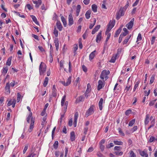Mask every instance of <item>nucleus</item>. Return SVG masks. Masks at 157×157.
Returning a JSON list of instances; mask_svg holds the SVG:
<instances>
[{
  "instance_id": "1",
  "label": "nucleus",
  "mask_w": 157,
  "mask_h": 157,
  "mask_svg": "<svg viewBox=\"0 0 157 157\" xmlns=\"http://www.w3.org/2000/svg\"><path fill=\"white\" fill-rule=\"evenodd\" d=\"M47 66L45 63L41 62L39 67V74L40 75H43L46 70Z\"/></svg>"
},
{
  "instance_id": "2",
  "label": "nucleus",
  "mask_w": 157,
  "mask_h": 157,
  "mask_svg": "<svg viewBox=\"0 0 157 157\" xmlns=\"http://www.w3.org/2000/svg\"><path fill=\"white\" fill-rule=\"evenodd\" d=\"M109 73L110 72L109 70H104L100 75V78L102 80L106 81L109 78L108 75Z\"/></svg>"
},
{
  "instance_id": "3",
  "label": "nucleus",
  "mask_w": 157,
  "mask_h": 157,
  "mask_svg": "<svg viewBox=\"0 0 157 157\" xmlns=\"http://www.w3.org/2000/svg\"><path fill=\"white\" fill-rule=\"evenodd\" d=\"M66 98V96L64 95L62 97L61 100V105L62 106H63L64 111L66 112L67 109V106L68 105V102L67 101H65Z\"/></svg>"
},
{
  "instance_id": "4",
  "label": "nucleus",
  "mask_w": 157,
  "mask_h": 157,
  "mask_svg": "<svg viewBox=\"0 0 157 157\" xmlns=\"http://www.w3.org/2000/svg\"><path fill=\"white\" fill-rule=\"evenodd\" d=\"M105 85V81L104 80H99L98 82L97 90L99 91L103 88Z\"/></svg>"
},
{
  "instance_id": "5",
  "label": "nucleus",
  "mask_w": 157,
  "mask_h": 157,
  "mask_svg": "<svg viewBox=\"0 0 157 157\" xmlns=\"http://www.w3.org/2000/svg\"><path fill=\"white\" fill-rule=\"evenodd\" d=\"M124 10H123V9H122V8H121L120 10L116 13V19L117 20H119L121 17L124 15Z\"/></svg>"
},
{
  "instance_id": "6",
  "label": "nucleus",
  "mask_w": 157,
  "mask_h": 157,
  "mask_svg": "<svg viewBox=\"0 0 157 157\" xmlns=\"http://www.w3.org/2000/svg\"><path fill=\"white\" fill-rule=\"evenodd\" d=\"M94 106L93 105L90 106L86 113L85 116H86L87 117L91 115L94 113Z\"/></svg>"
},
{
  "instance_id": "7",
  "label": "nucleus",
  "mask_w": 157,
  "mask_h": 157,
  "mask_svg": "<svg viewBox=\"0 0 157 157\" xmlns=\"http://www.w3.org/2000/svg\"><path fill=\"white\" fill-rule=\"evenodd\" d=\"M134 21V18H133L126 25V26L128 29L130 30L132 28L133 26Z\"/></svg>"
},
{
  "instance_id": "8",
  "label": "nucleus",
  "mask_w": 157,
  "mask_h": 157,
  "mask_svg": "<svg viewBox=\"0 0 157 157\" xmlns=\"http://www.w3.org/2000/svg\"><path fill=\"white\" fill-rule=\"evenodd\" d=\"M5 90L6 94H10V90L9 82L6 83L5 87Z\"/></svg>"
},
{
  "instance_id": "9",
  "label": "nucleus",
  "mask_w": 157,
  "mask_h": 157,
  "mask_svg": "<svg viewBox=\"0 0 157 157\" xmlns=\"http://www.w3.org/2000/svg\"><path fill=\"white\" fill-rule=\"evenodd\" d=\"M74 24L73 17L71 13L68 16V25L71 26Z\"/></svg>"
},
{
  "instance_id": "10",
  "label": "nucleus",
  "mask_w": 157,
  "mask_h": 157,
  "mask_svg": "<svg viewBox=\"0 0 157 157\" xmlns=\"http://www.w3.org/2000/svg\"><path fill=\"white\" fill-rule=\"evenodd\" d=\"M78 116V112H75L74 115V121L73 122V125L75 127H76L77 126V120Z\"/></svg>"
},
{
  "instance_id": "11",
  "label": "nucleus",
  "mask_w": 157,
  "mask_h": 157,
  "mask_svg": "<svg viewBox=\"0 0 157 157\" xmlns=\"http://www.w3.org/2000/svg\"><path fill=\"white\" fill-rule=\"evenodd\" d=\"M96 54V50H94L91 52L89 56V59L90 61H91L92 60L94 59Z\"/></svg>"
},
{
  "instance_id": "12",
  "label": "nucleus",
  "mask_w": 157,
  "mask_h": 157,
  "mask_svg": "<svg viewBox=\"0 0 157 157\" xmlns=\"http://www.w3.org/2000/svg\"><path fill=\"white\" fill-rule=\"evenodd\" d=\"M56 25L57 26V28L59 31H61L62 30L63 27L60 22L59 21L57 20V21Z\"/></svg>"
},
{
  "instance_id": "13",
  "label": "nucleus",
  "mask_w": 157,
  "mask_h": 157,
  "mask_svg": "<svg viewBox=\"0 0 157 157\" xmlns=\"http://www.w3.org/2000/svg\"><path fill=\"white\" fill-rule=\"evenodd\" d=\"M33 2L34 4H35V7L36 8H38L40 6L41 4L42 1L41 0H33Z\"/></svg>"
},
{
  "instance_id": "14",
  "label": "nucleus",
  "mask_w": 157,
  "mask_h": 157,
  "mask_svg": "<svg viewBox=\"0 0 157 157\" xmlns=\"http://www.w3.org/2000/svg\"><path fill=\"white\" fill-rule=\"evenodd\" d=\"M54 42L55 44L56 50L58 51L59 48V41L58 38H56L54 40Z\"/></svg>"
},
{
  "instance_id": "15",
  "label": "nucleus",
  "mask_w": 157,
  "mask_h": 157,
  "mask_svg": "<svg viewBox=\"0 0 157 157\" xmlns=\"http://www.w3.org/2000/svg\"><path fill=\"white\" fill-rule=\"evenodd\" d=\"M101 38V32L100 31L98 33V35L97 36L96 39V42L97 43H99L100 42Z\"/></svg>"
},
{
  "instance_id": "16",
  "label": "nucleus",
  "mask_w": 157,
  "mask_h": 157,
  "mask_svg": "<svg viewBox=\"0 0 157 157\" xmlns=\"http://www.w3.org/2000/svg\"><path fill=\"white\" fill-rule=\"evenodd\" d=\"M103 99L102 98H101L98 102V106L100 110H101L103 108Z\"/></svg>"
},
{
  "instance_id": "17",
  "label": "nucleus",
  "mask_w": 157,
  "mask_h": 157,
  "mask_svg": "<svg viewBox=\"0 0 157 157\" xmlns=\"http://www.w3.org/2000/svg\"><path fill=\"white\" fill-rule=\"evenodd\" d=\"M85 99L84 97L82 95L79 97V98H77L75 101V102L77 103H79L80 102L83 101Z\"/></svg>"
},
{
  "instance_id": "18",
  "label": "nucleus",
  "mask_w": 157,
  "mask_h": 157,
  "mask_svg": "<svg viewBox=\"0 0 157 157\" xmlns=\"http://www.w3.org/2000/svg\"><path fill=\"white\" fill-rule=\"evenodd\" d=\"M100 28V25H97L96 26L95 28L92 30L91 33L92 34H94L95 33L97 32L98 30Z\"/></svg>"
},
{
  "instance_id": "19",
  "label": "nucleus",
  "mask_w": 157,
  "mask_h": 157,
  "mask_svg": "<svg viewBox=\"0 0 157 157\" xmlns=\"http://www.w3.org/2000/svg\"><path fill=\"white\" fill-rule=\"evenodd\" d=\"M150 115L148 114L146 115V118L144 120V123L145 125H147L148 124L149 121Z\"/></svg>"
},
{
  "instance_id": "20",
  "label": "nucleus",
  "mask_w": 157,
  "mask_h": 157,
  "mask_svg": "<svg viewBox=\"0 0 157 157\" xmlns=\"http://www.w3.org/2000/svg\"><path fill=\"white\" fill-rule=\"evenodd\" d=\"M137 128H135L134 129L132 128H128L126 131V133L128 134H130L136 130Z\"/></svg>"
},
{
  "instance_id": "21",
  "label": "nucleus",
  "mask_w": 157,
  "mask_h": 157,
  "mask_svg": "<svg viewBox=\"0 0 157 157\" xmlns=\"http://www.w3.org/2000/svg\"><path fill=\"white\" fill-rule=\"evenodd\" d=\"M131 36V35H130L129 36H127L124 40V41L123 42V44H126L128 42L129 39L130 38Z\"/></svg>"
},
{
  "instance_id": "22",
  "label": "nucleus",
  "mask_w": 157,
  "mask_h": 157,
  "mask_svg": "<svg viewBox=\"0 0 157 157\" xmlns=\"http://www.w3.org/2000/svg\"><path fill=\"white\" fill-rule=\"evenodd\" d=\"M91 13V11L90 10H88L86 12L85 16L87 19H89L90 18Z\"/></svg>"
},
{
  "instance_id": "23",
  "label": "nucleus",
  "mask_w": 157,
  "mask_h": 157,
  "mask_svg": "<svg viewBox=\"0 0 157 157\" xmlns=\"http://www.w3.org/2000/svg\"><path fill=\"white\" fill-rule=\"evenodd\" d=\"M81 7L80 5H77L76 9V13L77 16H78L79 14V13L80 11Z\"/></svg>"
},
{
  "instance_id": "24",
  "label": "nucleus",
  "mask_w": 157,
  "mask_h": 157,
  "mask_svg": "<svg viewBox=\"0 0 157 157\" xmlns=\"http://www.w3.org/2000/svg\"><path fill=\"white\" fill-rule=\"evenodd\" d=\"M61 19L63 23L64 26L66 27L67 25V22L64 17L63 16H62L61 17Z\"/></svg>"
},
{
  "instance_id": "25",
  "label": "nucleus",
  "mask_w": 157,
  "mask_h": 157,
  "mask_svg": "<svg viewBox=\"0 0 157 157\" xmlns=\"http://www.w3.org/2000/svg\"><path fill=\"white\" fill-rule=\"evenodd\" d=\"M31 17L33 21L35 22V23L37 25H39V23L37 21V19L35 16L32 15H31Z\"/></svg>"
},
{
  "instance_id": "26",
  "label": "nucleus",
  "mask_w": 157,
  "mask_h": 157,
  "mask_svg": "<svg viewBox=\"0 0 157 157\" xmlns=\"http://www.w3.org/2000/svg\"><path fill=\"white\" fill-rule=\"evenodd\" d=\"M8 71V67L7 66L4 67L2 69V73L4 75L7 73Z\"/></svg>"
},
{
  "instance_id": "27",
  "label": "nucleus",
  "mask_w": 157,
  "mask_h": 157,
  "mask_svg": "<svg viewBox=\"0 0 157 157\" xmlns=\"http://www.w3.org/2000/svg\"><path fill=\"white\" fill-rule=\"evenodd\" d=\"M75 132H72L71 133V141H73L75 140Z\"/></svg>"
},
{
  "instance_id": "28",
  "label": "nucleus",
  "mask_w": 157,
  "mask_h": 157,
  "mask_svg": "<svg viewBox=\"0 0 157 157\" xmlns=\"http://www.w3.org/2000/svg\"><path fill=\"white\" fill-rule=\"evenodd\" d=\"M48 80H49L48 78V77H46L44 79V82L43 83V86L44 87H46L47 85L48 82Z\"/></svg>"
},
{
  "instance_id": "29",
  "label": "nucleus",
  "mask_w": 157,
  "mask_h": 157,
  "mask_svg": "<svg viewBox=\"0 0 157 157\" xmlns=\"http://www.w3.org/2000/svg\"><path fill=\"white\" fill-rule=\"evenodd\" d=\"M12 59V57L11 56L9 57L7 59L6 62V64L8 66H10L11 63V61Z\"/></svg>"
},
{
  "instance_id": "30",
  "label": "nucleus",
  "mask_w": 157,
  "mask_h": 157,
  "mask_svg": "<svg viewBox=\"0 0 157 157\" xmlns=\"http://www.w3.org/2000/svg\"><path fill=\"white\" fill-rule=\"evenodd\" d=\"M46 117H44L42 119V122H41V125L42 126V127H43L46 124Z\"/></svg>"
},
{
  "instance_id": "31",
  "label": "nucleus",
  "mask_w": 157,
  "mask_h": 157,
  "mask_svg": "<svg viewBox=\"0 0 157 157\" xmlns=\"http://www.w3.org/2000/svg\"><path fill=\"white\" fill-rule=\"evenodd\" d=\"M58 31L56 29V27L55 26H54V29L53 30V33L55 37H57L58 36Z\"/></svg>"
},
{
  "instance_id": "32",
  "label": "nucleus",
  "mask_w": 157,
  "mask_h": 157,
  "mask_svg": "<svg viewBox=\"0 0 157 157\" xmlns=\"http://www.w3.org/2000/svg\"><path fill=\"white\" fill-rule=\"evenodd\" d=\"M93 23H91L90 24L89 28L90 29H91L95 25L96 23V20L95 18H94L93 19Z\"/></svg>"
},
{
  "instance_id": "33",
  "label": "nucleus",
  "mask_w": 157,
  "mask_h": 157,
  "mask_svg": "<svg viewBox=\"0 0 157 157\" xmlns=\"http://www.w3.org/2000/svg\"><path fill=\"white\" fill-rule=\"evenodd\" d=\"M32 113L31 112L29 113V115L28 117L27 118L26 120L27 121L28 123H29V121L30 119H32V118H33L32 117Z\"/></svg>"
},
{
  "instance_id": "34",
  "label": "nucleus",
  "mask_w": 157,
  "mask_h": 157,
  "mask_svg": "<svg viewBox=\"0 0 157 157\" xmlns=\"http://www.w3.org/2000/svg\"><path fill=\"white\" fill-rule=\"evenodd\" d=\"M92 8L94 12H97V6L95 4H94L92 5Z\"/></svg>"
},
{
  "instance_id": "35",
  "label": "nucleus",
  "mask_w": 157,
  "mask_h": 157,
  "mask_svg": "<svg viewBox=\"0 0 157 157\" xmlns=\"http://www.w3.org/2000/svg\"><path fill=\"white\" fill-rule=\"evenodd\" d=\"M78 48V46L77 44H75V45H74L73 49L74 53L75 55L76 54V51L77 50Z\"/></svg>"
},
{
  "instance_id": "36",
  "label": "nucleus",
  "mask_w": 157,
  "mask_h": 157,
  "mask_svg": "<svg viewBox=\"0 0 157 157\" xmlns=\"http://www.w3.org/2000/svg\"><path fill=\"white\" fill-rule=\"evenodd\" d=\"M35 121V118H32V120L30 123V128H32L33 127Z\"/></svg>"
},
{
  "instance_id": "37",
  "label": "nucleus",
  "mask_w": 157,
  "mask_h": 157,
  "mask_svg": "<svg viewBox=\"0 0 157 157\" xmlns=\"http://www.w3.org/2000/svg\"><path fill=\"white\" fill-rule=\"evenodd\" d=\"M115 23V21L114 20V21H110L108 25L109 26L112 27V28L114 26Z\"/></svg>"
},
{
  "instance_id": "38",
  "label": "nucleus",
  "mask_w": 157,
  "mask_h": 157,
  "mask_svg": "<svg viewBox=\"0 0 157 157\" xmlns=\"http://www.w3.org/2000/svg\"><path fill=\"white\" fill-rule=\"evenodd\" d=\"M140 154L141 156L144 157H147L148 154L144 151L140 152Z\"/></svg>"
},
{
  "instance_id": "39",
  "label": "nucleus",
  "mask_w": 157,
  "mask_h": 157,
  "mask_svg": "<svg viewBox=\"0 0 157 157\" xmlns=\"http://www.w3.org/2000/svg\"><path fill=\"white\" fill-rule=\"evenodd\" d=\"M123 152L121 151H116L114 152V154L117 156L121 155L123 154Z\"/></svg>"
},
{
  "instance_id": "40",
  "label": "nucleus",
  "mask_w": 157,
  "mask_h": 157,
  "mask_svg": "<svg viewBox=\"0 0 157 157\" xmlns=\"http://www.w3.org/2000/svg\"><path fill=\"white\" fill-rule=\"evenodd\" d=\"M121 31V29H118L116 32L114 37H117L120 33Z\"/></svg>"
},
{
  "instance_id": "41",
  "label": "nucleus",
  "mask_w": 157,
  "mask_h": 157,
  "mask_svg": "<svg viewBox=\"0 0 157 157\" xmlns=\"http://www.w3.org/2000/svg\"><path fill=\"white\" fill-rule=\"evenodd\" d=\"M4 100V97L2 96L0 98V106L3 105Z\"/></svg>"
},
{
  "instance_id": "42",
  "label": "nucleus",
  "mask_w": 157,
  "mask_h": 157,
  "mask_svg": "<svg viewBox=\"0 0 157 157\" xmlns=\"http://www.w3.org/2000/svg\"><path fill=\"white\" fill-rule=\"evenodd\" d=\"M17 102H18L20 101L21 97L22 98V97L21 96L20 94L19 93H17Z\"/></svg>"
},
{
  "instance_id": "43",
  "label": "nucleus",
  "mask_w": 157,
  "mask_h": 157,
  "mask_svg": "<svg viewBox=\"0 0 157 157\" xmlns=\"http://www.w3.org/2000/svg\"><path fill=\"white\" fill-rule=\"evenodd\" d=\"M140 82V81H138L136 83L133 88V91H135L136 89L138 88Z\"/></svg>"
},
{
  "instance_id": "44",
  "label": "nucleus",
  "mask_w": 157,
  "mask_h": 157,
  "mask_svg": "<svg viewBox=\"0 0 157 157\" xmlns=\"http://www.w3.org/2000/svg\"><path fill=\"white\" fill-rule=\"evenodd\" d=\"M132 112V110L131 109H129L126 111L125 113V115L126 116H128Z\"/></svg>"
},
{
  "instance_id": "45",
  "label": "nucleus",
  "mask_w": 157,
  "mask_h": 157,
  "mask_svg": "<svg viewBox=\"0 0 157 157\" xmlns=\"http://www.w3.org/2000/svg\"><path fill=\"white\" fill-rule=\"evenodd\" d=\"M135 119H133L132 120L130 121L128 125L129 126H132L135 123Z\"/></svg>"
},
{
  "instance_id": "46",
  "label": "nucleus",
  "mask_w": 157,
  "mask_h": 157,
  "mask_svg": "<svg viewBox=\"0 0 157 157\" xmlns=\"http://www.w3.org/2000/svg\"><path fill=\"white\" fill-rule=\"evenodd\" d=\"M155 75H153L151 77L150 79V84H152L154 82L155 80Z\"/></svg>"
},
{
  "instance_id": "47",
  "label": "nucleus",
  "mask_w": 157,
  "mask_h": 157,
  "mask_svg": "<svg viewBox=\"0 0 157 157\" xmlns=\"http://www.w3.org/2000/svg\"><path fill=\"white\" fill-rule=\"evenodd\" d=\"M71 77H72L71 76H70L69 77H68V78L66 82H67L68 86L69 85H70L71 83Z\"/></svg>"
},
{
  "instance_id": "48",
  "label": "nucleus",
  "mask_w": 157,
  "mask_h": 157,
  "mask_svg": "<svg viewBox=\"0 0 157 157\" xmlns=\"http://www.w3.org/2000/svg\"><path fill=\"white\" fill-rule=\"evenodd\" d=\"M131 87V86L130 85H128L126 86L124 90L125 93H127L130 89Z\"/></svg>"
},
{
  "instance_id": "49",
  "label": "nucleus",
  "mask_w": 157,
  "mask_h": 157,
  "mask_svg": "<svg viewBox=\"0 0 157 157\" xmlns=\"http://www.w3.org/2000/svg\"><path fill=\"white\" fill-rule=\"evenodd\" d=\"M15 13H17V15L18 16L20 17L24 18H25V16H24L23 13L21 14L19 12H16L15 11Z\"/></svg>"
},
{
  "instance_id": "50",
  "label": "nucleus",
  "mask_w": 157,
  "mask_h": 157,
  "mask_svg": "<svg viewBox=\"0 0 157 157\" xmlns=\"http://www.w3.org/2000/svg\"><path fill=\"white\" fill-rule=\"evenodd\" d=\"M129 2L127 1V2L126 4L123 8H122V9H123V10H124V11H125L128 7V6H129Z\"/></svg>"
},
{
  "instance_id": "51",
  "label": "nucleus",
  "mask_w": 157,
  "mask_h": 157,
  "mask_svg": "<svg viewBox=\"0 0 157 157\" xmlns=\"http://www.w3.org/2000/svg\"><path fill=\"white\" fill-rule=\"evenodd\" d=\"M156 100L157 99H155L150 101L149 104V106H153Z\"/></svg>"
},
{
  "instance_id": "52",
  "label": "nucleus",
  "mask_w": 157,
  "mask_h": 157,
  "mask_svg": "<svg viewBox=\"0 0 157 157\" xmlns=\"http://www.w3.org/2000/svg\"><path fill=\"white\" fill-rule=\"evenodd\" d=\"M130 157H136V155L132 151H130Z\"/></svg>"
},
{
  "instance_id": "53",
  "label": "nucleus",
  "mask_w": 157,
  "mask_h": 157,
  "mask_svg": "<svg viewBox=\"0 0 157 157\" xmlns=\"http://www.w3.org/2000/svg\"><path fill=\"white\" fill-rule=\"evenodd\" d=\"M73 124V119L71 118L70 119L68 122V124L70 127H71Z\"/></svg>"
},
{
  "instance_id": "54",
  "label": "nucleus",
  "mask_w": 157,
  "mask_h": 157,
  "mask_svg": "<svg viewBox=\"0 0 157 157\" xmlns=\"http://www.w3.org/2000/svg\"><path fill=\"white\" fill-rule=\"evenodd\" d=\"M142 39V38L141 34L140 33H139L137 38V41H140Z\"/></svg>"
},
{
  "instance_id": "55",
  "label": "nucleus",
  "mask_w": 157,
  "mask_h": 157,
  "mask_svg": "<svg viewBox=\"0 0 157 157\" xmlns=\"http://www.w3.org/2000/svg\"><path fill=\"white\" fill-rule=\"evenodd\" d=\"M52 90V96L54 97H55L56 96L57 94V90L56 89L55 90Z\"/></svg>"
},
{
  "instance_id": "56",
  "label": "nucleus",
  "mask_w": 157,
  "mask_h": 157,
  "mask_svg": "<svg viewBox=\"0 0 157 157\" xmlns=\"http://www.w3.org/2000/svg\"><path fill=\"white\" fill-rule=\"evenodd\" d=\"M116 59V56H113L112 57L109 61L111 63H114L115 62Z\"/></svg>"
},
{
  "instance_id": "57",
  "label": "nucleus",
  "mask_w": 157,
  "mask_h": 157,
  "mask_svg": "<svg viewBox=\"0 0 157 157\" xmlns=\"http://www.w3.org/2000/svg\"><path fill=\"white\" fill-rule=\"evenodd\" d=\"M113 142L115 144H116V145H121L123 144V142H122L121 141H118L117 140L114 141Z\"/></svg>"
},
{
  "instance_id": "58",
  "label": "nucleus",
  "mask_w": 157,
  "mask_h": 157,
  "mask_svg": "<svg viewBox=\"0 0 157 157\" xmlns=\"http://www.w3.org/2000/svg\"><path fill=\"white\" fill-rule=\"evenodd\" d=\"M58 145V142L57 141H56L54 144L53 146L55 149H57Z\"/></svg>"
},
{
  "instance_id": "59",
  "label": "nucleus",
  "mask_w": 157,
  "mask_h": 157,
  "mask_svg": "<svg viewBox=\"0 0 157 157\" xmlns=\"http://www.w3.org/2000/svg\"><path fill=\"white\" fill-rule=\"evenodd\" d=\"M114 149L116 151H120L121 149V147L120 146H115L114 148Z\"/></svg>"
},
{
  "instance_id": "60",
  "label": "nucleus",
  "mask_w": 157,
  "mask_h": 157,
  "mask_svg": "<svg viewBox=\"0 0 157 157\" xmlns=\"http://www.w3.org/2000/svg\"><path fill=\"white\" fill-rule=\"evenodd\" d=\"M49 58H50V59L49 60V62L50 63H52L53 61V57H52V52H51L49 54Z\"/></svg>"
},
{
  "instance_id": "61",
  "label": "nucleus",
  "mask_w": 157,
  "mask_h": 157,
  "mask_svg": "<svg viewBox=\"0 0 157 157\" xmlns=\"http://www.w3.org/2000/svg\"><path fill=\"white\" fill-rule=\"evenodd\" d=\"M68 66H69V72L70 73H71V62L70 60H69V63H68Z\"/></svg>"
},
{
  "instance_id": "62",
  "label": "nucleus",
  "mask_w": 157,
  "mask_h": 157,
  "mask_svg": "<svg viewBox=\"0 0 157 157\" xmlns=\"http://www.w3.org/2000/svg\"><path fill=\"white\" fill-rule=\"evenodd\" d=\"M78 44L79 48L80 49H82V44L81 42V39H80L79 40Z\"/></svg>"
},
{
  "instance_id": "63",
  "label": "nucleus",
  "mask_w": 157,
  "mask_h": 157,
  "mask_svg": "<svg viewBox=\"0 0 157 157\" xmlns=\"http://www.w3.org/2000/svg\"><path fill=\"white\" fill-rule=\"evenodd\" d=\"M155 124V119H154L151 121V125L150 126L149 128H151L153 127L154 124Z\"/></svg>"
},
{
  "instance_id": "64",
  "label": "nucleus",
  "mask_w": 157,
  "mask_h": 157,
  "mask_svg": "<svg viewBox=\"0 0 157 157\" xmlns=\"http://www.w3.org/2000/svg\"><path fill=\"white\" fill-rule=\"evenodd\" d=\"M29 145L28 144L26 145L25 146V147L24 148V149L23 151V153L25 154L27 150V149Z\"/></svg>"
}]
</instances>
